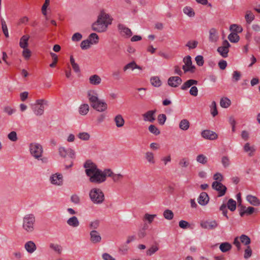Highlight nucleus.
I'll use <instances>...</instances> for the list:
<instances>
[{
  "label": "nucleus",
  "instance_id": "45",
  "mask_svg": "<svg viewBox=\"0 0 260 260\" xmlns=\"http://www.w3.org/2000/svg\"><path fill=\"white\" fill-rule=\"evenodd\" d=\"M159 249L158 246L152 245L146 251V255L148 256H151L154 254Z\"/></svg>",
  "mask_w": 260,
  "mask_h": 260
},
{
  "label": "nucleus",
  "instance_id": "27",
  "mask_svg": "<svg viewBox=\"0 0 260 260\" xmlns=\"http://www.w3.org/2000/svg\"><path fill=\"white\" fill-rule=\"evenodd\" d=\"M198 81L193 79H189L185 82L181 86V89L183 90H185L192 87L193 85H197Z\"/></svg>",
  "mask_w": 260,
  "mask_h": 260
},
{
  "label": "nucleus",
  "instance_id": "50",
  "mask_svg": "<svg viewBox=\"0 0 260 260\" xmlns=\"http://www.w3.org/2000/svg\"><path fill=\"white\" fill-rule=\"evenodd\" d=\"M148 130L151 133L155 135V136H157L160 134V131L158 128L153 124H151L149 126Z\"/></svg>",
  "mask_w": 260,
  "mask_h": 260
},
{
  "label": "nucleus",
  "instance_id": "54",
  "mask_svg": "<svg viewBox=\"0 0 260 260\" xmlns=\"http://www.w3.org/2000/svg\"><path fill=\"white\" fill-rule=\"evenodd\" d=\"M156 216V214H149L146 213L144 216V220L148 221L149 223H151L153 221L154 218Z\"/></svg>",
  "mask_w": 260,
  "mask_h": 260
},
{
  "label": "nucleus",
  "instance_id": "63",
  "mask_svg": "<svg viewBox=\"0 0 260 260\" xmlns=\"http://www.w3.org/2000/svg\"><path fill=\"white\" fill-rule=\"evenodd\" d=\"M179 226L181 229H186L190 226V224L187 221L182 220L179 221Z\"/></svg>",
  "mask_w": 260,
  "mask_h": 260
},
{
  "label": "nucleus",
  "instance_id": "31",
  "mask_svg": "<svg viewBox=\"0 0 260 260\" xmlns=\"http://www.w3.org/2000/svg\"><path fill=\"white\" fill-rule=\"evenodd\" d=\"M246 199L250 204L253 206H259L260 205L259 200L255 196L248 195L246 197Z\"/></svg>",
  "mask_w": 260,
  "mask_h": 260
},
{
  "label": "nucleus",
  "instance_id": "49",
  "mask_svg": "<svg viewBox=\"0 0 260 260\" xmlns=\"http://www.w3.org/2000/svg\"><path fill=\"white\" fill-rule=\"evenodd\" d=\"M164 217L168 220H171L174 217L173 212L169 209L166 210L163 213Z\"/></svg>",
  "mask_w": 260,
  "mask_h": 260
},
{
  "label": "nucleus",
  "instance_id": "33",
  "mask_svg": "<svg viewBox=\"0 0 260 260\" xmlns=\"http://www.w3.org/2000/svg\"><path fill=\"white\" fill-rule=\"evenodd\" d=\"M89 110V105L87 104H83L80 105L79 108V112L82 115H86Z\"/></svg>",
  "mask_w": 260,
  "mask_h": 260
},
{
  "label": "nucleus",
  "instance_id": "1",
  "mask_svg": "<svg viewBox=\"0 0 260 260\" xmlns=\"http://www.w3.org/2000/svg\"><path fill=\"white\" fill-rule=\"evenodd\" d=\"M85 173L89 177L90 182L100 184L106 180V169L103 171L98 169L97 166L90 160H87L84 164Z\"/></svg>",
  "mask_w": 260,
  "mask_h": 260
},
{
  "label": "nucleus",
  "instance_id": "15",
  "mask_svg": "<svg viewBox=\"0 0 260 260\" xmlns=\"http://www.w3.org/2000/svg\"><path fill=\"white\" fill-rule=\"evenodd\" d=\"M156 110H149L142 115L143 120L145 121L153 122L155 119V114Z\"/></svg>",
  "mask_w": 260,
  "mask_h": 260
},
{
  "label": "nucleus",
  "instance_id": "14",
  "mask_svg": "<svg viewBox=\"0 0 260 260\" xmlns=\"http://www.w3.org/2000/svg\"><path fill=\"white\" fill-rule=\"evenodd\" d=\"M87 98L90 105L99 100L98 92L95 90H88L87 91Z\"/></svg>",
  "mask_w": 260,
  "mask_h": 260
},
{
  "label": "nucleus",
  "instance_id": "37",
  "mask_svg": "<svg viewBox=\"0 0 260 260\" xmlns=\"http://www.w3.org/2000/svg\"><path fill=\"white\" fill-rule=\"evenodd\" d=\"M183 11L184 14L190 17H194L195 15V13L193 9L190 7H185L183 9Z\"/></svg>",
  "mask_w": 260,
  "mask_h": 260
},
{
  "label": "nucleus",
  "instance_id": "16",
  "mask_svg": "<svg viewBox=\"0 0 260 260\" xmlns=\"http://www.w3.org/2000/svg\"><path fill=\"white\" fill-rule=\"evenodd\" d=\"M182 81L178 76H172L170 77L168 80V84L173 87H177L182 83Z\"/></svg>",
  "mask_w": 260,
  "mask_h": 260
},
{
  "label": "nucleus",
  "instance_id": "62",
  "mask_svg": "<svg viewBox=\"0 0 260 260\" xmlns=\"http://www.w3.org/2000/svg\"><path fill=\"white\" fill-rule=\"evenodd\" d=\"M254 208L252 207H248L244 211L241 212L240 213V215L241 216H243L244 214H246L247 215H250L254 212Z\"/></svg>",
  "mask_w": 260,
  "mask_h": 260
},
{
  "label": "nucleus",
  "instance_id": "48",
  "mask_svg": "<svg viewBox=\"0 0 260 260\" xmlns=\"http://www.w3.org/2000/svg\"><path fill=\"white\" fill-rule=\"evenodd\" d=\"M49 246L50 248L57 252L58 254H60L62 252V247L58 244L51 243Z\"/></svg>",
  "mask_w": 260,
  "mask_h": 260
},
{
  "label": "nucleus",
  "instance_id": "8",
  "mask_svg": "<svg viewBox=\"0 0 260 260\" xmlns=\"http://www.w3.org/2000/svg\"><path fill=\"white\" fill-rule=\"evenodd\" d=\"M91 106L93 109L100 112H104L108 108L107 104L104 101V100L100 99L92 104Z\"/></svg>",
  "mask_w": 260,
  "mask_h": 260
},
{
  "label": "nucleus",
  "instance_id": "10",
  "mask_svg": "<svg viewBox=\"0 0 260 260\" xmlns=\"http://www.w3.org/2000/svg\"><path fill=\"white\" fill-rule=\"evenodd\" d=\"M59 155L63 157L67 156L73 159L75 157V152L72 148H66L64 147H60L58 149Z\"/></svg>",
  "mask_w": 260,
  "mask_h": 260
},
{
  "label": "nucleus",
  "instance_id": "40",
  "mask_svg": "<svg viewBox=\"0 0 260 260\" xmlns=\"http://www.w3.org/2000/svg\"><path fill=\"white\" fill-rule=\"evenodd\" d=\"M228 39L232 43H237L240 40V37L237 34L232 32L228 36Z\"/></svg>",
  "mask_w": 260,
  "mask_h": 260
},
{
  "label": "nucleus",
  "instance_id": "2",
  "mask_svg": "<svg viewBox=\"0 0 260 260\" xmlns=\"http://www.w3.org/2000/svg\"><path fill=\"white\" fill-rule=\"evenodd\" d=\"M112 22L110 15L105 13H101L97 21L92 25V28L97 32H104L106 30L108 25Z\"/></svg>",
  "mask_w": 260,
  "mask_h": 260
},
{
  "label": "nucleus",
  "instance_id": "6",
  "mask_svg": "<svg viewBox=\"0 0 260 260\" xmlns=\"http://www.w3.org/2000/svg\"><path fill=\"white\" fill-rule=\"evenodd\" d=\"M47 101L43 99L37 100L36 104L32 108V110L36 115H42L44 113V105L47 104Z\"/></svg>",
  "mask_w": 260,
  "mask_h": 260
},
{
  "label": "nucleus",
  "instance_id": "39",
  "mask_svg": "<svg viewBox=\"0 0 260 260\" xmlns=\"http://www.w3.org/2000/svg\"><path fill=\"white\" fill-rule=\"evenodd\" d=\"M254 15L251 11H246L245 18L247 23L250 24L254 20Z\"/></svg>",
  "mask_w": 260,
  "mask_h": 260
},
{
  "label": "nucleus",
  "instance_id": "13",
  "mask_svg": "<svg viewBox=\"0 0 260 260\" xmlns=\"http://www.w3.org/2000/svg\"><path fill=\"white\" fill-rule=\"evenodd\" d=\"M183 62L185 64L183 66L182 69L184 72L186 73L188 71L193 72L194 67L192 66V61L191 57L190 56H187L183 59Z\"/></svg>",
  "mask_w": 260,
  "mask_h": 260
},
{
  "label": "nucleus",
  "instance_id": "20",
  "mask_svg": "<svg viewBox=\"0 0 260 260\" xmlns=\"http://www.w3.org/2000/svg\"><path fill=\"white\" fill-rule=\"evenodd\" d=\"M209 40L212 43H216L219 39V35L216 29L214 28H211L209 31Z\"/></svg>",
  "mask_w": 260,
  "mask_h": 260
},
{
  "label": "nucleus",
  "instance_id": "26",
  "mask_svg": "<svg viewBox=\"0 0 260 260\" xmlns=\"http://www.w3.org/2000/svg\"><path fill=\"white\" fill-rule=\"evenodd\" d=\"M102 82L101 78L98 75H93L89 77V82L93 85H99Z\"/></svg>",
  "mask_w": 260,
  "mask_h": 260
},
{
  "label": "nucleus",
  "instance_id": "56",
  "mask_svg": "<svg viewBox=\"0 0 260 260\" xmlns=\"http://www.w3.org/2000/svg\"><path fill=\"white\" fill-rule=\"evenodd\" d=\"M90 42L89 39H87L86 40H84L82 41L80 44L81 48L83 50H86L88 49L90 47Z\"/></svg>",
  "mask_w": 260,
  "mask_h": 260
},
{
  "label": "nucleus",
  "instance_id": "34",
  "mask_svg": "<svg viewBox=\"0 0 260 260\" xmlns=\"http://www.w3.org/2000/svg\"><path fill=\"white\" fill-rule=\"evenodd\" d=\"M145 158L150 164H154L155 162L154 154L150 151H147L145 153Z\"/></svg>",
  "mask_w": 260,
  "mask_h": 260
},
{
  "label": "nucleus",
  "instance_id": "4",
  "mask_svg": "<svg viewBox=\"0 0 260 260\" xmlns=\"http://www.w3.org/2000/svg\"><path fill=\"white\" fill-rule=\"evenodd\" d=\"M30 153L32 156L38 160H41L43 162L47 161V158L42 157L43 148L42 146L37 143H30L29 146Z\"/></svg>",
  "mask_w": 260,
  "mask_h": 260
},
{
  "label": "nucleus",
  "instance_id": "29",
  "mask_svg": "<svg viewBox=\"0 0 260 260\" xmlns=\"http://www.w3.org/2000/svg\"><path fill=\"white\" fill-rule=\"evenodd\" d=\"M67 224L73 228H77L79 225V221L76 216H72L67 221Z\"/></svg>",
  "mask_w": 260,
  "mask_h": 260
},
{
  "label": "nucleus",
  "instance_id": "32",
  "mask_svg": "<svg viewBox=\"0 0 260 260\" xmlns=\"http://www.w3.org/2000/svg\"><path fill=\"white\" fill-rule=\"evenodd\" d=\"M189 126L190 123L186 119L181 120L179 124V128L183 131H187L189 128Z\"/></svg>",
  "mask_w": 260,
  "mask_h": 260
},
{
  "label": "nucleus",
  "instance_id": "44",
  "mask_svg": "<svg viewBox=\"0 0 260 260\" xmlns=\"http://www.w3.org/2000/svg\"><path fill=\"white\" fill-rule=\"evenodd\" d=\"M179 165L181 168H186L189 165V159L187 157L181 158L179 162Z\"/></svg>",
  "mask_w": 260,
  "mask_h": 260
},
{
  "label": "nucleus",
  "instance_id": "19",
  "mask_svg": "<svg viewBox=\"0 0 260 260\" xmlns=\"http://www.w3.org/2000/svg\"><path fill=\"white\" fill-rule=\"evenodd\" d=\"M106 177H110L112 178L113 181L115 182H117L123 178V176L120 174H114L111 169H106Z\"/></svg>",
  "mask_w": 260,
  "mask_h": 260
},
{
  "label": "nucleus",
  "instance_id": "38",
  "mask_svg": "<svg viewBox=\"0 0 260 260\" xmlns=\"http://www.w3.org/2000/svg\"><path fill=\"white\" fill-rule=\"evenodd\" d=\"M230 29L233 32L236 34L240 33L243 31L242 26L236 24L231 25Z\"/></svg>",
  "mask_w": 260,
  "mask_h": 260
},
{
  "label": "nucleus",
  "instance_id": "58",
  "mask_svg": "<svg viewBox=\"0 0 260 260\" xmlns=\"http://www.w3.org/2000/svg\"><path fill=\"white\" fill-rule=\"evenodd\" d=\"M8 138L12 142H16L18 140L17 134L15 131L10 132L8 135Z\"/></svg>",
  "mask_w": 260,
  "mask_h": 260
},
{
  "label": "nucleus",
  "instance_id": "7",
  "mask_svg": "<svg viewBox=\"0 0 260 260\" xmlns=\"http://www.w3.org/2000/svg\"><path fill=\"white\" fill-rule=\"evenodd\" d=\"M230 47L231 45L229 42L227 40H224L222 42V45L218 47L217 51L223 58H226L228 56Z\"/></svg>",
  "mask_w": 260,
  "mask_h": 260
},
{
  "label": "nucleus",
  "instance_id": "52",
  "mask_svg": "<svg viewBox=\"0 0 260 260\" xmlns=\"http://www.w3.org/2000/svg\"><path fill=\"white\" fill-rule=\"evenodd\" d=\"M241 77V73L238 71H235L232 74V81L234 82H238Z\"/></svg>",
  "mask_w": 260,
  "mask_h": 260
},
{
  "label": "nucleus",
  "instance_id": "12",
  "mask_svg": "<svg viewBox=\"0 0 260 260\" xmlns=\"http://www.w3.org/2000/svg\"><path fill=\"white\" fill-rule=\"evenodd\" d=\"M202 137L207 140H214L217 139L218 135L210 130H204L201 133Z\"/></svg>",
  "mask_w": 260,
  "mask_h": 260
},
{
  "label": "nucleus",
  "instance_id": "57",
  "mask_svg": "<svg viewBox=\"0 0 260 260\" xmlns=\"http://www.w3.org/2000/svg\"><path fill=\"white\" fill-rule=\"evenodd\" d=\"M50 4V0H45V3L42 7V13L44 16L47 15V9Z\"/></svg>",
  "mask_w": 260,
  "mask_h": 260
},
{
  "label": "nucleus",
  "instance_id": "24",
  "mask_svg": "<svg viewBox=\"0 0 260 260\" xmlns=\"http://www.w3.org/2000/svg\"><path fill=\"white\" fill-rule=\"evenodd\" d=\"M139 69V70H142V68L141 67L138 66L137 64L135 61H132L127 64H126L125 66H124L123 68V70L124 72H125L127 70H131L133 71L135 69Z\"/></svg>",
  "mask_w": 260,
  "mask_h": 260
},
{
  "label": "nucleus",
  "instance_id": "42",
  "mask_svg": "<svg viewBox=\"0 0 260 260\" xmlns=\"http://www.w3.org/2000/svg\"><path fill=\"white\" fill-rule=\"evenodd\" d=\"M227 207L231 211H234L236 208V202L232 199L229 200L227 203Z\"/></svg>",
  "mask_w": 260,
  "mask_h": 260
},
{
  "label": "nucleus",
  "instance_id": "46",
  "mask_svg": "<svg viewBox=\"0 0 260 260\" xmlns=\"http://www.w3.org/2000/svg\"><path fill=\"white\" fill-rule=\"evenodd\" d=\"M196 160L198 162L205 165L207 163L208 158L205 155L201 154L197 156Z\"/></svg>",
  "mask_w": 260,
  "mask_h": 260
},
{
  "label": "nucleus",
  "instance_id": "17",
  "mask_svg": "<svg viewBox=\"0 0 260 260\" xmlns=\"http://www.w3.org/2000/svg\"><path fill=\"white\" fill-rule=\"evenodd\" d=\"M218 224L215 220H208L203 221L201 223V226L206 229L213 230L217 227Z\"/></svg>",
  "mask_w": 260,
  "mask_h": 260
},
{
  "label": "nucleus",
  "instance_id": "25",
  "mask_svg": "<svg viewBox=\"0 0 260 260\" xmlns=\"http://www.w3.org/2000/svg\"><path fill=\"white\" fill-rule=\"evenodd\" d=\"M30 37L28 35H23L20 39L19 46L22 49L27 48L28 46V40Z\"/></svg>",
  "mask_w": 260,
  "mask_h": 260
},
{
  "label": "nucleus",
  "instance_id": "28",
  "mask_svg": "<svg viewBox=\"0 0 260 260\" xmlns=\"http://www.w3.org/2000/svg\"><path fill=\"white\" fill-rule=\"evenodd\" d=\"M114 121L117 127H122L125 123L124 118L120 114H118L115 116Z\"/></svg>",
  "mask_w": 260,
  "mask_h": 260
},
{
  "label": "nucleus",
  "instance_id": "64",
  "mask_svg": "<svg viewBox=\"0 0 260 260\" xmlns=\"http://www.w3.org/2000/svg\"><path fill=\"white\" fill-rule=\"evenodd\" d=\"M221 163L224 168H226L229 166L230 164V161L228 157L223 156L221 159Z\"/></svg>",
  "mask_w": 260,
  "mask_h": 260
},
{
  "label": "nucleus",
  "instance_id": "11",
  "mask_svg": "<svg viewBox=\"0 0 260 260\" xmlns=\"http://www.w3.org/2000/svg\"><path fill=\"white\" fill-rule=\"evenodd\" d=\"M49 181L52 184L61 186L63 184V176L61 174L55 173L50 177Z\"/></svg>",
  "mask_w": 260,
  "mask_h": 260
},
{
  "label": "nucleus",
  "instance_id": "30",
  "mask_svg": "<svg viewBox=\"0 0 260 260\" xmlns=\"http://www.w3.org/2000/svg\"><path fill=\"white\" fill-rule=\"evenodd\" d=\"M243 149L245 152L248 153V155L250 156H252L255 151L254 146L253 145H251L249 143H246L244 145Z\"/></svg>",
  "mask_w": 260,
  "mask_h": 260
},
{
  "label": "nucleus",
  "instance_id": "43",
  "mask_svg": "<svg viewBox=\"0 0 260 260\" xmlns=\"http://www.w3.org/2000/svg\"><path fill=\"white\" fill-rule=\"evenodd\" d=\"M220 106L226 108L231 105V101L227 98H222L220 102Z\"/></svg>",
  "mask_w": 260,
  "mask_h": 260
},
{
  "label": "nucleus",
  "instance_id": "9",
  "mask_svg": "<svg viewBox=\"0 0 260 260\" xmlns=\"http://www.w3.org/2000/svg\"><path fill=\"white\" fill-rule=\"evenodd\" d=\"M212 187L218 192V197L224 196L227 190L225 185H223L221 182L217 181H214L212 183Z\"/></svg>",
  "mask_w": 260,
  "mask_h": 260
},
{
  "label": "nucleus",
  "instance_id": "55",
  "mask_svg": "<svg viewBox=\"0 0 260 260\" xmlns=\"http://www.w3.org/2000/svg\"><path fill=\"white\" fill-rule=\"evenodd\" d=\"M240 240L241 243L244 244L246 245L249 244L250 243V238L247 236L245 235H242L240 237Z\"/></svg>",
  "mask_w": 260,
  "mask_h": 260
},
{
  "label": "nucleus",
  "instance_id": "5",
  "mask_svg": "<svg viewBox=\"0 0 260 260\" xmlns=\"http://www.w3.org/2000/svg\"><path fill=\"white\" fill-rule=\"evenodd\" d=\"M89 197L91 201L95 204H101L105 200L103 191L98 188H93L89 192Z\"/></svg>",
  "mask_w": 260,
  "mask_h": 260
},
{
  "label": "nucleus",
  "instance_id": "36",
  "mask_svg": "<svg viewBox=\"0 0 260 260\" xmlns=\"http://www.w3.org/2000/svg\"><path fill=\"white\" fill-rule=\"evenodd\" d=\"M151 84L155 87H159L161 85V82L157 76L152 77L150 79Z\"/></svg>",
  "mask_w": 260,
  "mask_h": 260
},
{
  "label": "nucleus",
  "instance_id": "51",
  "mask_svg": "<svg viewBox=\"0 0 260 260\" xmlns=\"http://www.w3.org/2000/svg\"><path fill=\"white\" fill-rule=\"evenodd\" d=\"M210 111L212 115L215 117L218 114V111L216 107V104L215 101H213L210 106Z\"/></svg>",
  "mask_w": 260,
  "mask_h": 260
},
{
  "label": "nucleus",
  "instance_id": "22",
  "mask_svg": "<svg viewBox=\"0 0 260 260\" xmlns=\"http://www.w3.org/2000/svg\"><path fill=\"white\" fill-rule=\"evenodd\" d=\"M209 201V196L205 192H201L198 199L199 204L202 206L206 205L208 203Z\"/></svg>",
  "mask_w": 260,
  "mask_h": 260
},
{
  "label": "nucleus",
  "instance_id": "18",
  "mask_svg": "<svg viewBox=\"0 0 260 260\" xmlns=\"http://www.w3.org/2000/svg\"><path fill=\"white\" fill-rule=\"evenodd\" d=\"M118 28L120 34L123 36L130 37L133 34L131 30L122 24H118Z\"/></svg>",
  "mask_w": 260,
  "mask_h": 260
},
{
  "label": "nucleus",
  "instance_id": "41",
  "mask_svg": "<svg viewBox=\"0 0 260 260\" xmlns=\"http://www.w3.org/2000/svg\"><path fill=\"white\" fill-rule=\"evenodd\" d=\"M91 44H96L99 42V37L98 35L95 33L91 34L88 38Z\"/></svg>",
  "mask_w": 260,
  "mask_h": 260
},
{
  "label": "nucleus",
  "instance_id": "53",
  "mask_svg": "<svg viewBox=\"0 0 260 260\" xmlns=\"http://www.w3.org/2000/svg\"><path fill=\"white\" fill-rule=\"evenodd\" d=\"M1 24H2V27L3 29V31L6 38L9 37V32L7 28V24L6 23L4 19H1Z\"/></svg>",
  "mask_w": 260,
  "mask_h": 260
},
{
  "label": "nucleus",
  "instance_id": "21",
  "mask_svg": "<svg viewBox=\"0 0 260 260\" xmlns=\"http://www.w3.org/2000/svg\"><path fill=\"white\" fill-rule=\"evenodd\" d=\"M90 240L92 243L95 244L100 243L102 238L98 231L92 230L90 232Z\"/></svg>",
  "mask_w": 260,
  "mask_h": 260
},
{
  "label": "nucleus",
  "instance_id": "61",
  "mask_svg": "<svg viewBox=\"0 0 260 260\" xmlns=\"http://www.w3.org/2000/svg\"><path fill=\"white\" fill-rule=\"evenodd\" d=\"M22 55L25 59H28L31 55V51L27 48L23 49Z\"/></svg>",
  "mask_w": 260,
  "mask_h": 260
},
{
  "label": "nucleus",
  "instance_id": "60",
  "mask_svg": "<svg viewBox=\"0 0 260 260\" xmlns=\"http://www.w3.org/2000/svg\"><path fill=\"white\" fill-rule=\"evenodd\" d=\"M167 117L165 114H161L158 115L157 120L160 125H164L166 121Z\"/></svg>",
  "mask_w": 260,
  "mask_h": 260
},
{
  "label": "nucleus",
  "instance_id": "35",
  "mask_svg": "<svg viewBox=\"0 0 260 260\" xmlns=\"http://www.w3.org/2000/svg\"><path fill=\"white\" fill-rule=\"evenodd\" d=\"M232 248V245L228 242H224L220 244L219 249L222 252H226L230 250Z\"/></svg>",
  "mask_w": 260,
  "mask_h": 260
},
{
  "label": "nucleus",
  "instance_id": "59",
  "mask_svg": "<svg viewBox=\"0 0 260 260\" xmlns=\"http://www.w3.org/2000/svg\"><path fill=\"white\" fill-rule=\"evenodd\" d=\"M198 44V42L197 41H189L186 44V46L188 47L189 49L196 48Z\"/></svg>",
  "mask_w": 260,
  "mask_h": 260
},
{
  "label": "nucleus",
  "instance_id": "23",
  "mask_svg": "<svg viewBox=\"0 0 260 260\" xmlns=\"http://www.w3.org/2000/svg\"><path fill=\"white\" fill-rule=\"evenodd\" d=\"M24 248L29 253H33L37 249L35 243L32 241L27 242L24 245Z\"/></svg>",
  "mask_w": 260,
  "mask_h": 260
},
{
  "label": "nucleus",
  "instance_id": "47",
  "mask_svg": "<svg viewBox=\"0 0 260 260\" xmlns=\"http://www.w3.org/2000/svg\"><path fill=\"white\" fill-rule=\"evenodd\" d=\"M79 139L83 141H87L89 140L90 136L86 132L79 133L77 135Z\"/></svg>",
  "mask_w": 260,
  "mask_h": 260
},
{
  "label": "nucleus",
  "instance_id": "3",
  "mask_svg": "<svg viewBox=\"0 0 260 260\" xmlns=\"http://www.w3.org/2000/svg\"><path fill=\"white\" fill-rule=\"evenodd\" d=\"M36 217L34 214H27L22 219V229L26 233H30L35 229Z\"/></svg>",
  "mask_w": 260,
  "mask_h": 260
}]
</instances>
